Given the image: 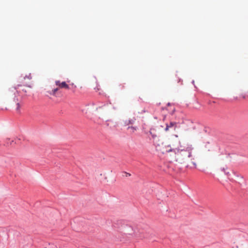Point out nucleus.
Returning a JSON list of instances; mask_svg holds the SVG:
<instances>
[{
  "instance_id": "obj_5",
  "label": "nucleus",
  "mask_w": 248,
  "mask_h": 248,
  "mask_svg": "<svg viewBox=\"0 0 248 248\" xmlns=\"http://www.w3.org/2000/svg\"><path fill=\"white\" fill-rule=\"evenodd\" d=\"M150 133L153 138L157 137V134L156 133V129L155 128H152L150 129Z\"/></svg>"
},
{
  "instance_id": "obj_8",
  "label": "nucleus",
  "mask_w": 248,
  "mask_h": 248,
  "mask_svg": "<svg viewBox=\"0 0 248 248\" xmlns=\"http://www.w3.org/2000/svg\"><path fill=\"white\" fill-rule=\"evenodd\" d=\"M22 91L25 93H27V91L26 90H24V89H22Z\"/></svg>"
},
{
  "instance_id": "obj_9",
  "label": "nucleus",
  "mask_w": 248,
  "mask_h": 248,
  "mask_svg": "<svg viewBox=\"0 0 248 248\" xmlns=\"http://www.w3.org/2000/svg\"><path fill=\"white\" fill-rule=\"evenodd\" d=\"M193 165L195 166V167L196 168V166H197L196 164L195 163H194V162H193Z\"/></svg>"
},
{
  "instance_id": "obj_7",
  "label": "nucleus",
  "mask_w": 248,
  "mask_h": 248,
  "mask_svg": "<svg viewBox=\"0 0 248 248\" xmlns=\"http://www.w3.org/2000/svg\"><path fill=\"white\" fill-rule=\"evenodd\" d=\"M59 88H57L52 90V94L55 95L57 92L58 91Z\"/></svg>"
},
{
  "instance_id": "obj_11",
  "label": "nucleus",
  "mask_w": 248,
  "mask_h": 248,
  "mask_svg": "<svg viewBox=\"0 0 248 248\" xmlns=\"http://www.w3.org/2000/svg\"><path fill=\"white\" fill-rule=\"evenodd\" d=\"M243 178V177L242 176H240V179H242Z\"/></svg>"
},
{
  "instance_id": "obj_1",
  "label": "nucleus",
  "mask_w": 248,
  "mask_h": 248,
  "mask_svg": "<svg viewBox=\"0 0 248 248\" xmlns=\"http://www.w3.org/2000/svg\"><path fill=\"white\" fill-rule=\"evenodd\" d=\"M31 74L29 75L25 76L23 78L20 79L19 82L20 84H17L16 87H13L9 88L5 93V95L8 98L10 102L11 106L14 108L18 112H20V109L22 106V97L20 96V92L17 90V88L19 86L25 85V82L23 81V79L25 80L27 78L29 80L31 79Z\"/></svg>"
},
{
  "instance_id": "obj_6",
  "label": "nucleus",
  "mask_w": 248,
  "mask_h": 248,
  "mask_svg": "<svg viewBox=\"0 0 248 248\" xmlns=\"http://www.w3.org/2000/svg\"><path fill=\"white\" fill-rule=\"evenodd\" d=\"M137 129V127L134 126H129L128 127V130L129 131V132L131 133H133L135 132Z\"/></svg>"
},
{
  "instance_id": "obj_2",
  "label": "nucleus",
  "mask_w": 248,
  "mask_h": 248,
  "mask_svg": "<svg viewBox=\"0 0 248 248\" xmlns=\"http://www.w3.org/2000/svg\"><path fill=\"white\" fill-rule=\"evenodd\" d=\"M180 144V140L176 135L175 138H170L166 141L159 139L154 141L156 150L163 154L170 152L176 154V152L179 151Z\"/></svg>"
},
{
  "instance_id": "obj_12",
  "label": "nucleus",
  "mask_w": 248,
  "mask_h": 248,
  "mask_svg": "<svg viewBox=\"0 0 248 248\" xmlns=\"http://www.w3.org/2000/svg\"><path fill=\"white\" fill-rule=\"evenodd\" d=\"M225 171V172L226 173V174L228 175L229 174V172H226L225 171Z\"/></svg>"
},
{
  "instance_id": "obj_3",
  "label": "nucleus",
  "mask_w": 248,
  "mask_h": 248,
  "mask_svg": "<svg viewBox=\"0 0 248 248\" xmlns=\"http://www.w3.org/2000/svg\"><path fill=\"white\" fill-rule=\"evenodd\" d=\"M55 84L59 88L69 89V85L65 81L61 82L60 80H56Z\"/></svg>"
},
{
  "instance_id": "obj_4",
  "label": "nucleus",
  "mask_w": 248,
  "mask_h": 248,
  "mask_svg": "<svg viewBox=\"0 0 248 248\" xmlns=\"http://www.w3.org/2000/svg\"><path fill=\"white\" fill-rule=\"evenodd\" d=\"M176 127V123L175 122H170L169 124H166V128H165V130L166 131H168L170 128H174L175 129Z\"/></svg>"
},
{
  "instance_id": "obj_10",
  "label": "nucleus",
  "mask_w": 248,
  "mask_h": 248,
  "mask_svg": "<svg viewBox=\"0 0 248 248\" xmlns=\"http://www.w3.org/2000/svg\"><path fill=\"white\" fill-rule=\"evenodd\" d=\"M191 153H189L188 155V157H191Z\"/></svg>"
}]
</instances>
